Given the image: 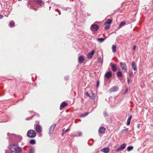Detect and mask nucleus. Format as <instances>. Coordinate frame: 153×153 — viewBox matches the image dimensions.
I'll return each mask as SVG.
<instances>
[{"instance_id": "obj_5", "label": "nucleus", "mask_w": 153, "mask_h": 153, "mask_svg": "<svg viewBox=\"0 0 153 153\" xmlns=\"http://www.w3.org/2000/svg\"><path fill=\"white\" fill-rule=\"evenodd\" d=\"M84 56L83 55H81L79 57L78 61L79 64H81L84 62Z\"/></svg>"}, {"instance_id": "obj_23", "label": "nucleus", "mask_w": 153, "mask_h": 153, "mask_svg": "<svg viewBox=\"0 0 153 153\" xmlns=\"http://www.w3.org/2000/svg\"><path fill=\"white\" fill-rule=\"evenodd\" d=\"M30 143L31 144H34L36 143L35 140L34 139H31L30 141Z\"/></svg>"}, {"instance_id": "obj_44", "label": "nucleus", "mask_w": 153, "mask_h": 153, "mask_svg": "<svg viewBox=\"0 0 153 153\" xmlns=\"http://www.w3.org/2000/svg\"><path fill=\"white\" fill-rule=\"evenodd\" d=\"M20 0H19V1H20Z\"/></svg>"}, {"instance_id": "obj_35", "label": "nucleus", "mask_w": 153, "mask_h": 153, "mask_svg": "<svg viewBox=\"0 0 153 153\" xmlns=\"http://www.w3.org/2000/svg\"><path fill=\"white\" fill-rule=\"evenodd\" d=\"M100 82L99 81H97V87L98 88Z\"/></svg>"}, {"instance_id": "obj_12", "label": "nucleus", "mask_w": 153, "mask_h": 153, "mask_svg": "<svg viewBox=\"0 0 153 153\" xmlns=\"http://www.w3.org/2000/svg\"><path fill=\"white\" fill-rule=\"evenodd\" d=\"M95 51L93 50L91 52H89L87 55V57L89 59H91L93 55L94 54Z\"/></svg>"}, {"instance_id": "obj_7", "label": "nucleus", "mask_w": 153, "mask_h": 153, "mask_svg": "<svg viewBox=\"0 0 153 153\" xmlns=\"http://www.w3.org/2000/svg\"><path fill=\"white\" fill-rule=\"evenodd\" d=\"M56 125V123H53L52 125L49 129L50 134H52L53 132Z\"/></svg>"}, {"instance_id": "obj_6", "label": "nucleus", "mask_w": 153, "mask_h": 153, "mask_svg": "<svg viewBox=\"0 0 153 153\" xmlns=\"http://www.w3.org/2000/svg\"><path fill=\"white\" fill-rule=\"evenodd\" d=\"M118 87L115 85L110 88L109 91L110 92H114L117 91L118 90Z\"/></svg>"}, {"instance_id": "obj_41", "label": "nucleus", "mask_w": 153, "mask_h": 153, "mask_svg": "<svg viewBox=\"0 0 153 153\" xmlns=\"http://www.w3.org/2000/svg\"><path fill=\"white\" fill-rule=\"evenodd\" d=\"M13 147H16L15 146H16V145L15 144H14L12 145Z\"/></svg>"}, {"instance_id": "obj_26", "label": "nucleus", "mask_w": 153, "mask_h": 153, "mask_svg": "<svg viewBox=\"0 0 153 153\" xmlns=\"http://www.w3.org/2000/svg\"><path fill=\"white\" fill-rule=\"evenodd\" d=\"M105 25V30H108L109 28L110 27V25H109L107 24Z\"/></svg>"}, {"instance_id": "obj_9", "label": "nucleus", "mask_w": 153, "mask_h": 153, "mask_svg": "<svg viewBox=\"0 0 153 153\" xmlns=\"http://www.w3.org/2000/svg\"><path fill=\"white\" fill-rule=\"evenodd\" d=\"M36 131L38 133H40L42 131V128L39 125H37L35 126Z\"/></svg>"}, {"instance_id": "obj_15", "label": "nucleus", "mask_w": 153, "mask_h": 153, "mask_svg": "<svg viewBox=\"0 0 153 153\" xmlns=\"http://www.w3.org/2000/svg\"><path fill=\"white\" fill-rule=\"evenodd\" d=\"M68 105L67 103L65 102H62L60 105V109H61L62 108H63L65 107H66Z\"/></svg>"}, {"instance_id": "obj_27", "label": "nucleus", "mask_w": 153, "mask_h": 153, "mask_svg": "<svg viewBox=\"0 0 153 153\" xmlns=\"http://www.w3.org/2000/svg\"><path fill=\"white\" fill-rule=\"evenodd\" d=\"M10 26H13V27L15 26V23L13 21H12L10 22Z\"/></svg>"}, {"instance_id": "obj_11", "label": "nucleus", "mask_w": 153, "mask_h": 153, "mask_svg": "<svg viewBox=\"0 0 153 153\" xmlns=\"http://www.w3.org/2000/svg\"><path fill=\"white\" fill-rule=\"evenodd\" d=\"M105 77L107 79H109L112 76V73L111 71L107 72L105 75Z\"/></svg>"}, {"instance_id": "obj_14", "label": "nucleus", "mask_w": 153, "mask_h": 153, "mask_svg": "<svg viewBox=\"0 0 153 153\" xmlns=\"http://www.w3.org/2000/svg\"><path fill=\"white\" fill-rule=\"evenodd\" d=\"M101 151L105 153H107L109 151V149L108 148L105 147L101 149Z\"/></svg>"}, {"instance_id": "obj_40", "label": "nucleus", "mask_w": 153, "mask_h": 153, "mask_svg": "<svg viewBox=\"0 0 153 153\" xmlns=\"http://www.w3.org/2000/svg\"><path fill=\"white\" fill-rule=\"evenodd\" d=\"M69 129H66V130H65V133H66V132H67L68 131H69Z\"/></svg>"}, {"instance_id": "obj_1", "label": "nucleus", "mask_w": 153, "mask_h": 153, "mask_svg": "<svg viewBox=\"0 0 153 153\" xmlns=\"http://www.w3.org/2000/svg\"><path fill=\"white\" fill-rule=\"evenodd\" d=\"M27 135L30 138H33L36 136V133L33 130H30L27 131Z\"/></svg>"}, {"instance_id": "obj_31", "label": "nucleus", "mask_w": 153, "mask_h": 153, "mask_svg": "<svg viewBox=\"0 0 153 153\" xmlns=\"http://www.w3.org/2000/svg\"><path fill=\"white\" fill-rule=\"evenodd\" d=\"M98 60L99 62L102 63V59L101 58H99L98 59Z\"/></svg>"}, {"instance_id": "obj_24", "label": "nucleus", "mask_w": 153, "mask_h": 153, "mask_svg": "<svg viewBox=\"0 0 153 153\" xmlns=\"http://www.w3.org/2000/svg\"><path fill=\"white\" fill-rule=\"evenodd\" d=\"M105 40V39L103 38H98L97 39V41L100 42H103Z\"/></svg>"}, {"instance_id": "obj_17", "label": "nucleus", "mask_w": 153, "mask_h": 153, "mask_svg": "<svg viewBox=\"0 0 153 153\" xmlns=\"http://www.w3.org/2000/svg\"><path fill=\"white\" fill-rule=\"evenodd\" d=\"M112 19H108L106 20V22H105V23H104V25H107V24L110 25L111 24V23H112Z\"/></svg>"}, {"instance_id": "obj_19", "label": "nucleus", "mask_w": 153, "mask_h": 153, "mask_svg": "<svg viewBox=\"0 0 153 153\" xmlns=\"http://www.w3.org/2000/svg\"><path fill=\"white\" fill-rule=\"evenodd\" d=\"M15 147L13 146L12 145H10L8 146V148L10 149V153H13V148H14Z\"/></svg>"}, {"instance_id": "obj_42", "label": "nucleus", "mask_w": 153, "mask_h": 153, "mask_svg": "<svg viewBox=\"0 0 153 153\" xmlns=\"http://www.w3.org/2000/svg\"><path fill=\"white\" fill-rule=\"evenodd\" d=\"M93 96L94 97V99H95V96L93 94Z\"/></svg>"}, {"instance_id": "obj_8", "label": "nucleus", "mask_w": 153, "mask_h": 153, "mask_svg": "<svg viewBox=\"0 0 153 153\" xmlns=\"http://www.w3.org/2000/svg\"><path fill=\"white\" fill-rule=\"evenodd\" d=\"M126 146V145L125 143L121 145L117 149L116 151H119L123 150L125 148Z\"/></svg>"}, {"instance_id": "obj_13", "label": "nucleus", "mask_w": 153, "mask_h": 153, "mask_svg": "<svg viewBox=\"0 0 153 153\" xmlns=\"http://www.w3.org/2000/svg\"><path fill=\"white\" fill-rule=\"evenodd\" d=\"M105 128L104 127H101L99 129V132L101 134H104L105 133Z\"/></svg>"}, {"instance_id": "obj_22", "label": "nucleus", "mask_w": 153, "mask_h": 153, "mask_svg": "<svg viewBox=\"0 0 153 153\" xmlns=\"http://www.w3.org/2000/svg\"><path fill=\"white\" fill-rule=\"evenodd\" d=\"M117 76L118 77H121L122 76V74L121 72L120 71H118L117 72Z\"/></svg>"}, {"instance_id": "obj_37", "label": "nucleus", "mask_w": 153, "mask_h": 153, "mask_svg": "<svg viewBox=\"0 0 153 153\" xmlns=\"http://www.w3.org/2000/svg\"><path fill=\"white\" fill-rule=\"evenodd\" d=\"M141 124H139L137 125V128H140V127Z\"/></svg>"}, {"instance_id": "obj_38", "label": "nucleus", "mask_w": 153, "mask_h": 153, "mask_svg": "<svg viewBox=\"0 0 153 153\" xmlns=\"http://www.w3.org/2000/svg\"><path fill=\"white\" fill-rule=\"evenodd\" d=\"M3 17V16L0 14V19H2Z\"/></svg>"}, {"instance_id": "obj_10", "label": "nucleus", "mask_w": 153, "mask_h": 153, "mask_svg": "<svg viewBox=\"0 0 153 153\" xmlns=\"http://www.w3.org/2000/svg\"><path fill=\"white\" fill-rule=\"evenodd\" d=\"M36 3L37 5L39 6H42L44 4L42 0H36Z\"/></svg>"}, {"instance_id": "obj_33", "label": "nucleus", "mask_w": 153, "mask_h": 153, "mask_svg": "<svg viewBox=\"0 0 153 153\" xmlns=\"http://www.w3.org/2000/svg\"><path fill=\"white\" fill-rule=\"evenodd\" d=\"M78 136L79 137L82 136V133L80 131L78 132Z\"/></svg>"}, {"instance_id": "obj_29", "label": "nucleus", "mask_w": 153, "mask_h": 153, "mask_svg": "<svg viewBox=\"0 0 153 153\" xmlns=\"http://www.w3.org/2000/svg\"><path fill=\"white\" fill-rule=\"evenodd\" d=\"M126 23V22L125 21H123L121 22L120 25V26L121 27V26H124L125 24Z\"/></svg>"}, {"instance_id": "obj_25", "label": "nucleus", "mask_w": 153, "mask_h": 153, "mask_svg": "<svg viewBox=\"0 0 153 153\" xmlns=\"http://www.w3.org/2000/svg\"><path fill=\"white\" fill-rule=\"evenodd\" d=\"M89 114V113L88 112H86L85 113H84L83 114H82L80 117H85V116Z\"/></svg>"}, {"instance_id": "obj_21", "label": "nucleus", "mask_w": 153, "mask_h": 153, "mask_svg": "<svg viewBox=\"0 0 153 153\" xmlns=\"http://www.w3.org/2000/svg\"><path fill=\"white\" fill-rule=\"evenodd\" d=\"M116 45H113L112 46V52L114 53H115L116 51Z\"/></svg>"}, {"instance_id": "obj_36", "label": "nucleus", "mask_w": 153, "mask_h": 153, "mask_svg": "<svg viewBox=\"0 0 153 153\" xmlns=\"http://www.w3.org/2000/svg\"><path fill=\"white\" fill-rule=\"evenodd\" d=\"M85 94L86 95H87V96L88 97H91L89 95L88 92H86L85 93Z\"/></svg>"}, {"instance_id": "obj_2", "label": "nucleus", "mask_w": 153, "mask_h": 153, "mask_svg": "<svg viewBox=\"0 0 153 153\" xmlns=\"http://www.w3.org/2000/svg\"><path fill=\"white\" fill-rule=\"evenodd\" d=\"M120 65L123 72H126L127 71V67L126 64L124 62H121Z\"/></svg>"}, {"instance_id": "obj_39", "label": "nucleus", "mask_w": 153, "mask_h": 153, "mask_svg": "<svg viewBox=\"0 0 153 153\" xmlns=\"http://www.w3.org/2000/svg\"><path fill=\"white\" fill-rule=\"evenodd\" d=\"M136 46L135 45H134V47H133V50H135V49H136Z\"/></svg>"}, {"instance_id": "obj_34", "label": "nucleus", "mask_w": 153, "mask_h": 153, "mask_svg": "<svg viewBox=\"0 0 153 153\" xmlns=\"http://www.w3.org/2000/svg\"><path fill=\"white\" fill-rule=\"evenodd\" d=\"M129 76L130 77H132L134 76V75L133 74V73L131 72V73H130L129 74Z\"/></svg>"}, {"instance_id": "obj_16", "label": "nucleus", "mask_w": 153, "mask_h": 153, "mask_svg": "<svg viewBox=\"0 0 153 153\" xmlns=\"http://www.w3.org/2000/svg\"><path fill=\"white\" fill-rule=\"evenodd\" d=\"M111 67L112 71L114 72H115L117 70V67L116 64H113L111 66Z\"/></svg>"}, {"instance_id": "obj_32", "label": "nucleus", "mask_w": 153, "mask_h": 153, "mask_svg": "<svg viewBox=\"0 0 153 153\" xmlns=\"http://www.w3.org/2000/svg\"><path fill=\"white\" fill-rule=\"evenodd\" d=\"M128 128H126V129H124L122 131V133H123L124 132H126L128 131Z\"/></svg>"}, {"instance_id": "obj_43", "label": "nucleus", "mask_w": 153, "mask_h": 153, "mask_svg": "<svg viewBox=\"0 0 153 153\" xmlns=\"http://www.w3.org/2000/svg\"><path fill=\"white\" fill-rule=\"evenodd\" d=\"M128 83L129 82V79H128Z\"/></svg>"}, {"instance_id": "obj_18", "label": "nucleus", "mask_w": 153, "mask_h": 153, "mask_svg": "<svg viewBox=\"0 0 153 153\" xmlns=\"http://www.w3.org/2000/svg\"><path fill=\"white\" fill-rule=\"evenodd\" d=\"M132 68L134 71H136L137 70L136 63L134 62H132Z\"/></svg>"}, {"instance_id": "obj_20", "label": "nucleus", "mask_w": 153, "mask_h": 153, "mask_svg": "<svg viewBox=\"0 0 153 153\" xmlns=\"http://www.w3.org/2000/svg\"><path fill=\"white\" fill-rule=\"evenodd\" d=\"M132 118V115H131L128 118L127 120V125H128L130 124V121Z\"/></svg>"}, {"instance_id": "obj_3", "label": "nucleus", "mask_w": 153, "mask_h": 153, "mask_svg": "<svg viewBox=\"0 0 153 153\" xmlns=\"http://www.w3.org/2000/svg\"><path fill=\"white\" fill-rule=\"evenodd\" d=\"M99 27L98 25L93 24L90 27V29L92 31H96L99 29Z\"/></svg>"}, {"instance_id": "obj_28", "label": "nucleus", "mask_w": 153, "mask_h": 153, "mask_svg": "<svg viewBox=\"0 0 153 153\" xmlns=\"http://www.w3.org/2000/svg\"><path fill=\"white\" fill-rule=\"evenodd\" d=\"M133 146H128L127 147V149L128 151H130L131 150H132L133 149Z\"/></svg>"}, {"instance_id": "obj_4", "label": "nucleus", "mask_w": 153, "mask_h": 153, "mask_svg": "<svg viewBox=\"0 0 153 153\" xmlns=\"http://www.w3.org/2000/svg\"><path fill=\"white\" fill-rule=\"evenodd\" d=\"M13 149V153H21L22 151V148L19 147H15Z\"/></svg>"}, {"instance_id": "obj_30", "label": "nucleus", "mask_w": 153, "mask_h": 153, "mask_svg": "<svg viewBox=\"0 0 153 153\" xmlns=\"http://www.w3.org/2000/svg\"><path fill=\"white\" fill-rule=\"evenodd\" d=\"M34 149L31 148L30 149L29 153H34Z\"/></svg>"}]
</instances>
